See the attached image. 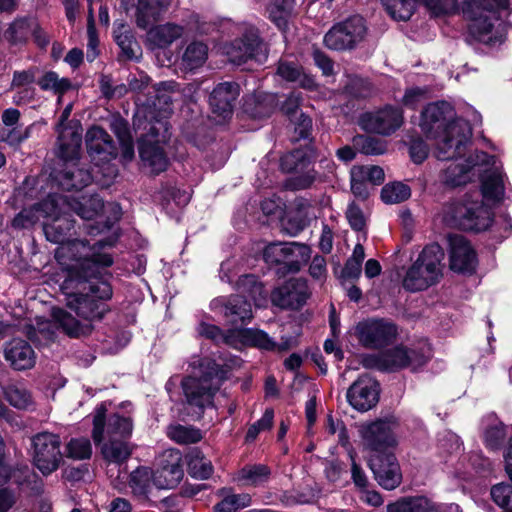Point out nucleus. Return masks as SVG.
Listing matches in <instances>:
<instances>
[{"mask_svg": "<svg viewBox=\"0 0 512 512\" xmlns=\"http://www.w3.org/2000/svg\"><path fill=\"white\" fill-rule=\"evenodd\" d=\"M208 51V46L204 42L192 41L182 54L181 66L189 71L203 66L208 59Z\"/></svg>", "mask_w": 512, "mask_h": 512, "instance_id": "36", "label": "nucleus"}, {"mask_svg": "<svg viewBox=\"0 0 512 512\" xmlns=\"http://www.w3.org/2000/svg\"><path fill=\"white\" fill-rule=\"evenodd\" d=\"M491 496L497 505L512 510V485L505 483L494 485Z\"/></svg>", "mask_w": 512, "mask_h": 512, "instance_id": "62", "label": "nucleus"}, {"mask_svg": "<svg viewBox=\"0 0 512 512\" xmlns=\"http://www.w3.org/2000/svg\"><path fill=\"white\" fill-rule=\"evenodd\" d=\"M58 180L64 190H81L92 182V176L88 170L73 166L72 170L60 173Z\"/></svg>", "mask_w": 512, "mask_h": 512, "instance_id": "41", "label": "nucleus"}, {"mask_svg": "<svg viewBox=\"0 0 512 512\" xmlns=\"http://www.w3.org/2000/svg\"><path fill=\"white\" fill-rule=\"evenodd\" d=\"M68 208L81 218L91 220L102 212L104 203L98 196H81L80 199H70Z\"/></svg>", "mask_w": 512, "mask_h": 512, "instance_id": "35", "label": "nucleus"}, {"mask_svg": "<svg viewBox=\"0 0 512 512\" xmlns=\"http://www.w3.org/2000/svg\"><path fill=\"white\" fill-rule=\"evenodd\" d=\"M287 249V243H270L263 251V258L268 264L284 266Z\"/></svg>", "mask_w": 512, "mask_h": 512, "instance_id": "61", "label": "nucleus"}, {"mask_svg": "<svg viewBox=\"0 0 512 512\" xmlns=\"http://www.w3.org/2000/svg\"><path fill=\"white\" fill-rule=\"evenodd\" d=\"M101 454L107 463L120 465L129 459L132 448L126 440L108 438L101 447Z\"/></svg>", "mask_w": 512, "mask_h": 512, "instance_id": "32", "label": "nucleus"}, {"mask_svg": "<svg viewBox=\"0 0 512 512\" xmlns=\"http://www.w3.org/2000/svg\"><path fill=\"white\" fill-rule=\"evenodd\" d=\"M219 496L222 499L214 506V512H237L251 503V497L248 494H233L226 489H221Z\"/></svg>", "mask_w": 512, "mask_h": 512, "instance_id": "42", "label": "nucleus"}, {"mask_svg": "<svg viewBox=\"0 0 512 512\" xmlns=\"http://www.w3.org/2000/svg\"><path fill=\"white\" fill-rule=\"evenodd\" d=\"M159 132L160 128L151 125L148 133L141 136L138 141L141 161L145 167L150 169L153 175L166 171L169 166V159L162 145L164 138H159Z\"/></svg>", "mask_w": 512, "mask_h": 512, "instance_id": "13", "label": "nucleus"}, {"mask_svg": "<svg viewBox=\"0 0 512 512\" xmlns=\"http://www.w3.org/2000/svg\"><path fill=\"white\" fill-rule=\"evenodd\" d=\"M271 470L264 464L246 465L236 475V480L247 486H258L268 481Z\"/></svg>", "mask_w": 512, "mask_h": 512, "instance_id": "40", "label": "nucleus"}, {"mask_svg": "<svg viewBox=\"0 0 512 512\" xmlns=\"http://www.w3.org/2000/svg\"><path fill=\"white\" fill-rule=\"evenodd\" d=\"M467 173V166L453 162L445 169L443 179L451 186H460L466 183Z\"/></svg>", "mask_w": 512, "mask_h": 512, "instance_id": "60", "label": "nucleus"}, {"mask_svg": "<svg viewBox=\"0 0 512 512\" xmlns=\"http://www.w3.org/2000/svg\"><path fill=\"white\" fill-rule=\"evenodd\" d=\"M379 393L378 382L365 374L358 377L348 388L346 398L354 409L366 412L377 404Z\"/></svg>", "mask_w": 512, "mask_h": 512, "instance_id": "18", "label": "nucleus"}, {"mask_svg": "<svg viewBox=\"0 0 512 512\" xmlns=\"http://www.w3.org/2000/svg\"><path fill=\"white\" fill-rule=\"evenodd\" d=\"M411 195L409 186L395 182L386 184L381 191V198L385 203L395 204L407 200Z\"/></svg>", "mask_w": 512, "mask_h": 512, "instance_id": "50", "label": "nucleus"}, {"mask_svg": "<svg viewBox=\"0 0 512 512\" xmlns=\"http://www.w3.org/2000/svg\"><path fill=\"white\" fill-rule=\"evenodd\" d=\"M449 260L450 268L462 273H472L478 262L474 248L461 235L449 236Z\"/></svg>", "mask_w": 512, "mask_h": 512, "instance_id": "21", "label": "nucleus"}, {"mask_svg": "<svg viewBox=\"0 0 512 512\" xmlns=\"http://www.w3.org/2000/svg\"><path fill=\"white\" fill-rule=\"evenodd\" d=\"M5 359L17 370L30 369L35 365L36 356L31 345L23 339H12L6 344Z\"/></svg>", "mask_w": 512, "mask_h": 512, "instance_id": "25", "label": "nucleus"}, {"mask_svg": "<svg viewBox=\"0 0 512 512\" xmlns=\"http://www.w3.org/2000/svg\"><path fill=\"white\" fill-rule=\"evenodd\" d=\"M74 221L71 219L69 213L56 216L52 221H46L43 225V230L46 239L53 243L64 242L65 236L73 229Z\"/></svg>", "mask_w": 512, "mask_h": 512, "instance_id": "34", "label": "nucleus"}, {"mask_svg": "<svg viewBox=\"0 0 512 512\" xmlns=\"http://www.w3.org/2000/svg\"><path fill=\"white\" fill-rule=\"evenodd\" d=\"M115 41L129 59L136 57L137 42L124 25L115 31Z\"/></svg>", "mask_w": 512, "mask_h": 512, "instance_id": "56", "label": "nucleus"}, {"mask_svg": "<svg viewBox=\"0 0 512 512\" xmlns=\"http://www.w3.org/2000/svg\"><path fill=\"white\" fill-rule=\"evenodd\" d=\"M315 159L316 152L311 146L295 149L281 158L284 171L299 174L293 179L296 189L308 188L314 182L315 171L311 165Z\"/></svg>", "mask_w": 512, "mask_h": 512, "instance_id": "12", "label": "nucleus"}, {"mask_svg": "<svg viewBox=\"0 0 512 512\" xmlns=\"http://www.w3.org/2000/svg\"><path fill=\"white\" fill-rule=\"evenodd\" d=\"M277 73L284 80L297 82L301 87L312 90L315 88L314 79L305 74L301 66L294 62L280 61Z\"/></svg>", "mask_w": 512, "mask_h": 512, "instance_id": "37", "label": "nucleus"}, {"mask_svg": "<svg viewBox=\"0 0 512 512\" xmlns=\"http://www.w3.org/2000/svg\"><path fill=\"white\" fill-rule=\"evenodd\" d=\"M453 106L446 101L429 104L422 112L421 128L427 137L440 138L436 146L439 160L461 157L469 142L468 124L455 119Z\"/></svg>", "mask_w": 512, "mask_h": 512, "instance_id": "2", "label": "nucleus"}, {"mask_svg": "<svg viewBox=\"0 0 512 512\" xmlns=\"http://www.w3.org/2000/svg\"><path fill=\"white\" fill-rule=\"evenodd\" d=\"M87 153L94 161L109 162L118 155L117 146L108 134L100 126L90 127L85 134Z\"/></svg>", "mask_w": 512, "mask_h": 512, "instance_id": "20", "label": "nucleus"}, {"mask_svg": "<svg viewBox=\"0 0 512 512\" xmlns=\"http://www.w3.org/2000/svg\"><path fill=\"white\" fill-rule=\"evenodd\" d=\"M447 215L450 216L455 226L476 232L488 229L493 221L491 209L481 201L453 203L450 205Z\"/></svg>", "mask_w": 512, "mask_h": 512, "instance_id": "8", "label": "nucleus"}, {"mask_svg": "<svg viewBox=\"0 0 512 512\" xmlns=\"http://www.w3.org/2000/svg\"><path fill=\"white\" fill-rule=\"evenodd\" d=\"M167 436L169 439L180 445L197 443L201 441L203 437L199 429L181 424L169 425L167 427Z\"/></svg>", "mask_w": 512, "mask_h": 512, "instance_id": "46", "label": "nucleus"}, {"mask_svg": "<svg viewBox=\"0 0 512 512\" xmlns=\"http://www.w3.org/2000/svg\"><path fill=\"white\" fill-rule=\"evenodd\" d=\"M113 296V290L108 282L101 281L91 284L85 293H75L67 297V307L87 323H81L69 312L62 308L52 310L55 325L70 338H80L90 335L95 321L104 319L110 312L108 301Z\"/></svg>", "mask_w": 512, "mask_h": 512, "instance_id": "1", "label": "nucleus"}, {"mask_svg": "<svg viewBox=\"0 0 512 512\" xmlns=\"http://www.w3.org/2000/svg\"><path fill=\"white\" fill-rule=\"evenodd\" d=\"M386 12L396 21H407L415 12L417 0H380Z\"/></svg>", "mask_w": 512, "mask_h": 512, "instance_id": "43", "label": "nucleus"}, {"mask_svg": "<svg viewBox=\"0 0 512 512\" xmlns=\"http://www.w3.org/2000/svg\"><path fill=\"white\" fill-rule=\"evenodd\" d=\"M358 123L367 132L390 135L403 124V113L399 108L385 106L377 111L362 114Z\"/></svg>", "mask_w": 512, "mask_h": 512, "instance_id": "15", "label": "nucleus"}, {"mask_svg": "<svg viewBox=\"0 0 512 512\" xmlns=\"http://www.w3.org/2000/svg\"><path fill=\"white\" fill-rule=\"evenodd\" d=\"M274 420V411L272 408H267L262 417L253 423L246 433L245 440L247 442H253L258 434L262 431H266L272 428Z\"/></svg>", "mask_w": 512, "mask_h": 512, "instance_id": "57", "label": "nucleus"}, {"mask_svg": "<svg viewBox=\"0 0 512 512\" xmlns=\"http://www.w3.org/2000/svg\"><path fill=\"white\" fill-rule=\"evenodd\" d=\"M355 335L364 348L381 349L395 340L397 327L384 319H366L356 325Z\"/></svg>", "mask_w": 512, "mask_h": 512, "instance_id": "11", "label": "nucleus"}, {"mask_svg": "<svg viewBox=\"0 0 512 512\" xmlns=\"http://www.w3.org/2000/svg\"><path fill=\"white\" fill-rule=\"evenodd\" d=\"M69 202L70 199L67 197L60 195H49L41 203L35 206L38 209V213H41V215L46 218L47 221H52L56 216L63 215V213H68L64 208H68Z\"/></svg>", "mask_w": 512, "mask_h": 512, "instance_id": "45", "label": "nucleus"}, {"mask_svg": "<svg viewBox=\"0 0 512 512\" xmlns=\"http://www.w3.org/2000/svg\"><path fill=\"white\" fill-rule=\"evenodd\" d=\"M106 406L104 403L98 405L93 413L92 438L95 444H100L106 432L108 438L122 439L129 438L133 430V422L130 417L120 414H111L106 419Z\"/></svg>", "mask_w": 512, "mask_h": 512, "instance_id": "9", "label": "nucleus"}, {"mask_svg": "<svg viewBox=\"0 0 512 512\" xmlns=\"http://www.w3.org/2000/svg\"><path fill=\"white\" fill-rule=\"evenodd\" d=\"M57 133L56 155L64 163L76 165L81 155L83 128L79 120L71 121Z\"/></svg>", "mask_w": 512, "mask_h": 512, "instance_id": "16", "label": "nucleus"}, {"mask_svg": "<svg viewBox=\"0 0 512 512\" xmlns=\"http://www.w3.org/2000/svg\"><path fill=\"white\" fill-rule=\"evenodd\" d=\"M37 84L43 91H52L58 95V103L61 97L72 88V83L68 78H60L54 71L44 73L37 81Z\"/></svg>", "mask_w": 512, "mask_h": 512, "instance_id": "44", "label": "nucleus"}, {"mask_svg": "<svg viewBox=\"0 0 512 512\" xmlns=\"http://www.w3.org/2000/svg\"><path fill=\"white\" fill-rule=\"evenodd\" d=\"M32 17H16L4 32V37L12 46H22L28 43L33 31Z\"/></svg>", "mask_w": 512, "mask_h": 512, "instance_id": "30", "label": "nucleus"}, {"mask_svg": "<svg viewBox=\"0 0 512 512\" xmlns=\"http://www.w3.org/2000/svg\"><path fill=\"white\" fill-rule=\"evenodd\" d=\"M37 73L38 68L35 66H32L26 70L14 71L12 81L10 84V89L16 90L20 88H32L31 86L36 81Z\"/></svg>", "mask_w": 512, "mask_h": 512, "instance_id": "58", "label": "nucleus"}, {"mask_svg": "<svg viewBox=\"0 0 512 512\" xmlns=\"http://www.w3.org/2000/svg\"><path fill=\"white\" fill-rule=\"evenodd\" d=\"M408 366H422L432 356V349L426 340H420L413 347L407 348Z\"/></svg>", "mask_w": 512, "mask_h": 512, "instance_id": "52", "label": "nucleus"}, {"mask_svg": "<svg viewBox=\"0 0 512 512\" xmlns=\"http://www.w3.org/2000/svg\"><path fill=\"white\" fill-rule=\"evenodd\" d=\"M241 292L246 293L256 305H261L267 297V292L262 283H260L254 275H243L237 282Z\"/></svg>", "mask_w": 512, "mask_h": 512, "instance_id": "47", "label": "nucleus"}, {"mask_svg": "<svg viewBox=\"0 0 512 512\" xmlns=\"http://www.w3.org/2000/svg\"><path fill=\"white\" fill-rule=\"evenodd\" d=\"M356 176L364 179L372 185H380L384 182V170L379 166H355Z\"/></svg>", "mask_w": 512, "mask_h": 512, "instance_id": "64", "label": "nucleus"}, {"mask_svg": "<svg viewBox=\"0 0 512 512\" xmlns=\"http://www.w3.org/2000/svg\"><path fill=\"white\" fill-rule=\"evenodd\" d=\"M38 209L36 206L21 210L12 220V226L15 229H24L32 227L39 220Z\"/></svg>", "mask_w": 512, "mask_h": 512, "instance_id": "63", "label": "nucleus"}, {"mask_svg": "<svg viewBox=\"0 0 512 512\" xmlns=\"http://www.w3.org/2000/svg\"><path fill=\"white\" fill-rule=\"evenodd\" d=\"M284 269L289 272H298L311 256V248L298 242H287Z\"/></svg>", "mask_w": 512, "mask_h": 512, "instance_id": "39", "label": "nucleus"}, {"mask_svg": "<svg viewBox=\"0 0 512 512\" xmlns=\"http://www.w3.org/2000/svg\"><path fill=\"white\" fill-rule=\"evenodd\" d=\"M504 175L501 170L494 169L482 176L483 197L494 201H500L504 196Z\"/></svg>", "mask_w": 512, "mask_h": 512, "instance_id": "38", "label": "nucleus"}, {"mask_svg": "<svg viewBox=\"0 0 512 512\" xmlns=\"http://www.w3.org/2000/svg\"><path fill=\"white\" fill-rule=\"evenodd\" d=\"M238 95V84L234 82L218 84L212 91L209 99L213 112L223 117L229 115L232 112L233 104Z\"/></svg>", "mask_w": 512, "mask_h": 512, "instance_id": "26", "label": "nucleus"}, {"mask_svg": "<svg viewBox=\"0 0 512 512\" xmlns=\"http://www.w3.org/2000/svg\"><path fill=\"white\" fill-rule=\"evenodd\" d=\"M222 52L228 60L236 65L246 63L248 60L265 56L263 42L258 30L252 25H244L241 36L222 47Z\"/></svg>", "mask_w": 512, "mask_h": 512, "instance_id": "10", "label": "nucleus"}, {"mask_svg": "<svg viewBox=\"0 0 512 512\" xmlns=\"http://www.w3.org/2000/svg\"><path fill=\"white\" fill-rule=\"evenodd\" d=\"M237 334L243 344L262 350L286 351L292 346V342L290 340L279 344L274 342L266 332L259 329H242L237 331Z\"/></svg>", "mask_w": 512, "mask_h": 512, "instance_id": "27", "label": "nucleus"}, {"mask_svg": "<svg viewBox=\"0 0 512 512\" xmlns=\"http://www.w3.org/2000/svg\"><path fill=\"white\" fill-rule=\"evenodd\" d=\"M189 474L197 479H208L213 473V466L200 451H194L189 456Z\"/></svg>", "mask_w": 512, "mask_h": 512, "instance_id": "49", "label": "nucleus"}, {"mask_svg": "<svg viewBox=\"0 0 512 512\" xmlns=\"http://www.w3.org/2000/svg\"><path fill=\"white\" fill-rule=\"evenodd\" d=\"M371 470L380 486L387 490L398 487L401 483L399 464L393 453L385 455H372L369 461Z\"/></svg>", "mask_w": 512, "mask_h": 512, "instance_id": "22", "label": "nucleus"}, {"mask_svg": "<svg viewBox=\"0 0 512 512\" xmlns=\"http://www.w3.org/2000/svg\"><path fill=\"white\" fill-rule=\"evenodd\" d=\"M423 4L434 16L454 14L459 9L458 0H424Z\"/></svg>", "mask_w": 512, "mask_h": 512, "instance_id": "59", "label": "nucleus"}, {"mask_svg": "<svg viewBox=\"0 0 512 512\" xmlns=\"http://www.w3.org/2000/svg\"><path fill=\"white\" fill-rule=\"evenodd\" d=\"M307 281L294 278L286 281L271 293L274 305L283 309H299L310 297Z\"/></svg>", "mask_w": 512, "mask_h": 512, "instance_id": "19", "label": "nucleus"}, {"mask_svg": "<svg viewBox=\"0 0 512 512\" xmlns=\"http://www.w3.org/2000/svg\"><path fill=\"white\" fill-rule=\"evenodd\" d=\"M269 18L278 28L284 29L290 16V9L287 7L286 0H270L268 5Z\"/></svg>", "mask_w": 512, "mask_h": 512, "instance_id": "53", "label": "nucleus"}, {"mask_svg": "<svg viewBox=\"0 0 512 512\" xmlns=\"http://www.w3.org/2000/svg\"><path fill=\"white\" fill-rule=\"evenodd\" d=\"M224 315L233 325L244 324L253 317L251 304L244 296L233 295L224 306Z\"/></svg>", "mask_w": 512, "mask_h": 512, "instance_id": "31", "label": "nucleus"}, {"mask_svg": "<svg viewBox=\"0 0 512 512\" xmlns=\"http://www.w3.org/2000/svg\"><path fill=\"white\" fill-rule=\"evenodd\" d=\"M465 13L470 18L469 32L479 42L489 46L501 45L507 37V25L496 16L492 3L480 0L478 4L466 0Z\"/></svg>", "mask_w": 512, "mask_h": 512, "instance_id": "4", "label": "nucleus"}, {"mask_svg": "<svg viewBox=\"0 0 512 512\" xmlns=\"http://www.w3.org/2000/svg\"><path fill=\"white\" fill-rule=\"evenodd\" d=\"M170 5V0H137L136 23L139 28L146 29L156 22Z\"/></svg>", "mask_w": 512, "mask_h": 512, "instance_id": "28", "label": "nucleus"}, {"mask_svg": "<svg viewBox=\"0 0 512 512\" xmlns=\"http://www.w3.org/2000/svg\"><path fill=\"white\" fill-rule=\"evenodd\" d=\"M387 371H394L408 366L407 348L397 346L393 349L383 351Z\"/></svg>", "mask_w": 512, "mask_h": 512, "instance_id": "54", "label": "nucleus"}, {"mask_svg": "<svg viewBox=\"0 0 512 512\" xmlns=\"http://www.w3.org/2000/svg\"><path fill=\"white\" fill-rule=\"evenodd\" d=\"M444 251L433 243L425 246L417 259L408 268L402 280L403 287L410 292H418L437 284L442 277Z\"/></svg>", "mask_w": 512, "mask_h": 512, "instance_id": "3", "label": "nucleus"}, {"mask_svg": "<svg viewBox=\"0 0 512 512\" xmlns=\"http://www.w3.org/2000/svg\"><path fill=\"white\" fill-rule=\"evenodd\" d=\"M5 399L9 404L19 410H27L33 406L30 392L18 385H9L3 388Z\"/></svg>", "mask_w": 512, "mask_h": 512, "instance_id": "48", "label": "nucleus"}, {"mask_svg": "<svg viewBox=\"0 0 512 512\" xmlns=\"http://www.w3.org/2000/svg\"><path fill=\"white\" fill-rule=\"evenodd\" d=\"M184 28L174 23L152 27L147 33V42L151 48H166L182 37Z\"/></svg>", "mask_w": 512, "mask_h": 512, "instance_id": "29", "label": "nucleus"}, {"mask_svg": "<svg viewBox=\"0 0 512 512\" xmlns=\"http://www.w3.org/2000/svg\"><path fill=\"white\" fill-rule=\"evenodd\" d=\"M158 479L154 470L147 466H139L128 476L127 487L132 496L141 503L151 501L153 491L157 488Z\"/></svg>", "mask_w": 512, "mask_h": 512, "instance_id": "24", "label": "nucleus"}, {"mask_svg": "<svg viewBox=\"0 0 512 512\" xmlns=\"http://www.w3.org/2000/svg\"><path fill=\"white\" fill-rule=\"evenodd\" d=\"M363 444L373 455H385L392 453L397 445L395 434L389 422L377 420L360 429Z\"/></svg>", "mask_w": 512, "mask_h": 512, "instance_id": "14", "label": "nucleus"}, {"mask_svg": "<svg viewBox=\"0 0 512 512\" xmlns=\"http://www.w3.org/2000/svg\"><path fill=\"white\" fill-rule=\"evenodd\" d=\"M154 472L158 479V489H170L177 486L184 475L180 452L174 449L164 451L159 457V468Z\"/></svg>", "mask_w": 512, "mask_h": 512, "instance_id": "23", "label": "nucleus"}, {"mask_svg": "<svg viewBox=\"0 0 512 512\" xmlns=\"http://www.w3.org/2000/svg\"><path fill=\"white\" fill-rule=\"evenodd\" d=\"M368 28L365 19L360 15H352L335 23L324 36V45L334 51L352 50L362 43Z\"/></svg>", "mask_w": 512, "mask_h": 512, "instance_id": "6", "label": "nucleus"}, {"mask_svg": "<svg viewBox=\"0 0 512 512\" xmlns=\"http://www.w3.org/2000/svg\"><path fill=\"white\" fill-rule=\"evenodd\" d=\"M105 245L104 241H98L91 246L86 241L78 239L62 242L55 250V259L69 271L83 268L89 264L109 267L113 264L111 255L98 252Z\"/></svg>", "mask_w": 512, "mask_h": 512, "instance_id": "5", "label": "nucleus"}, {"mask_svg": "<svg viewBox=\"0 0 512 512\" xmlns=\"http://www.w3.org/2000/svg\"><path fill=\"white\" fill-rule=\"evenodd\" d=\"M61 438L52 432H40L31 439L32 463L44 475L58 470L63 459Z\"/></svg>", "mask_w": 512, "mask_h": 512, "instance_id": "7", "label": "nucleus"}, {"mask_svg": "<svg viewBox=\"0 0 512 512\" xmlns=\"http://www.w3.org/2000/svg\"><path fill=\"white\" fill-rule=\"evenodd\" d=\"M387 512H437V504L424 496L404 497L389 504Z\"/></svg>", "mask_w": 512, "mask_h": 512, "instance_id": "33", "label": "nucleus"}, {"mask_svg": "<svg viewBox=\"0 0 512 512\" xmlns=\"http://www.w3.org/2000/svg\"><path fill=\"white\" fill-rule=\"evenodd\" d=\"M219 388V380L211 375L199 378L190 376L182 381V389L187 403L201 409L212 404L213 397Z\"/></svg>", "mask_w": 512, "mask_h": 512, "instance_id": "17", "label": "nucleus"}, {"mask_svg": "<svg viewBox=\"0 0 512 512\" xmlns=\"http://www.w3.org/2000/svg\"><path fill=\"white\" fill-rule=\"evenodd\" d=\"M66 454L75 460L89 459L92 455L90 440L85 437L72 438L66 445Z\"/></svg>", "mask_w": 512, "mask_h": 512, "instance_id": "51", "label": "nucleus"}, {"mask_svg": "<svg viewBox=\"0 0 512 512\" xmlns=\"http://www.w3.org/2000/svg\"><path fill=\"white\" fill-rule=\"evenodd\" d=\"M354 145L359 148L361 153L366 155H379L385 152L384 143L374 137L359 135L353 140Z\"/></svg>", "mask_w": 512, "mask_h": 512, "instance_id": "55", "label": "nucleus"}]
</instances>
